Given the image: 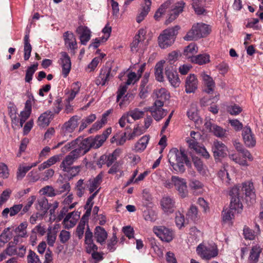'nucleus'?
<instances>
[{"label":"nucleus","instance_id":"f257e3e1","mask_svg":"<svg viewBox=\"0 0 263 263\" xmlns=\"http://www.w3.org/2000/svg\"><path fill=\"white\" fill-rule=\"evenodd\" d=\"M230 203L229 209L223 210L222 218L224 221H228L234 217L236 213L241 212L242 210V204L240 201V193L239 188L233 187L229 192Z\"/></svg>","mask_w":263,"mask_h":263},{"label":"nucleus","instance_id":"f03ea898","mask_svg":"<svg viewBox=\"0 0 263 263\" xmlns=\"http://www.w3.org/2000/svg\"><path fill=\"white\" fill-rule=\"evenodd\" d=\"M167 157L169 163L175 171L181 173L185 171L184 163L187 165L189 161L184 151L173 148L170 151Z\"/></svg>","mask_w":263,"mask_h":263},{"label":"nucleus","instance_id":"7ed1b4c3","mask_svg":"<svg viewBox=\"0 0 263 263\" xmlns=\"http://www.w3.org/2000/svg\"><path fill=\"white\" fill-rule=\"evenodd\" d=\"M234 145L238 153L229 154V158L236 163H238L241 166H248L249 164L246 159H248L250 161L253 160V157L250 152L245 148L240 142H235Z\"/></svg>","mask_w":263,"mask_h":263},{"label":"nucleus","instance_id":"20e7f679","mask_svg":"<svg viewBox=\"0 0 263 263\" xmlns=\"http://www.w3.org/2000/svg\"><path fill=\"white\" fill-rule=\"evenodd\" d=\"M80 118L78 116H73L66 122L64 123L61 128V134L60 139L62 140L58 143L54 148H57L64 144L72 137L71 133L78 126V121Z\"/></svg>","mask_w":263,"mask_h":263},{"label":"nucleus","instance_id":"39448f33","mask_svg":"<svg viewBox=\"0 0 263 263\" xmlns=\"http://www.w3.org/2000/svg\"><path fill=\"white\" fill-rule=\"evenodd\" d=\"M210 28L209 25L198 23L193 25L192 29L183 37L186 41L197 40L209 34Z\"/></svg>","mask_w":263,"mask_h":263},{"label":"nucleus","instance_id":"423d86ee","mask_svg":"<svg viewBox=\"0 0 263 263\" xmlns=\"http://www.w3.org/2000/svg\"><path fill=\"white\" fill-rule=\"evenodd\" d=\"M179 29L180 27L176 25L174 27L164 30L158 37L159 46L161 48L165 49L172 45Z\"/></svg>","mask_w":263,"mask_h":263},{"label":"nucleus","instance_id":"0eeeda50","mask_svg":"<svg viewBox=\"0 0 263 263\" xmlns=\"http://www.w3.org/2000/svg\"><path fill=\"white\" fill-rule=\"evenodd\" d=\"M234 187L239 188L240 193V199L243 197L245 193L246 196V200L248 201V198H250V202L251 204L255 201L256 195L254 191V187L252 182L248 181L245 182L242 184V186L236 185Z\"/></svg>","mask_w":263,"mask_h":263},{"label":"nucleus","instance_id":"6e6552de","mask_svg":"<svg viewBox=\"0 0 263 263\" xmlns=\"http://www.w3.org/2000/svg\"><path fill=\"white\" fill-rule=\"evenodd\" d=\"M196 252L202 259L205 260L210 259L218 254V250L214 246H206L201 244L197 247Z\"/></svg>","mask_w":263,"mask_h":263},{"label":"nucleus","instance_id":"1a4fd4ad","mask_svg":"<svg viewBox=\"0 0 263 263\" xmlns=\"http://www.w3.org/2000/svg\"><path fill=\"white\" fill-rule=\"evenodd\" d=\"M154 233L162 241L169 242L174 237L173 231L164 226H156L153 228Z\"/></svg>","mask_w":263,"mask_h":263},{"label":"nucleus","instance_id":"9d476101","mask_svg":"<svg viewBox=\"0 0 263 263\" xmlns=\"http://www.w3.org/2000/svg\"><path fill=\"white\" fill-rule=\"evenodd\" d=\"M59 63L62 67V72L63 77L66 78L71 70V63L69 56L65 51L60 53Z\"/></svg>","mask_w":263,"mask_h":263},{"label":"nucleus","instance_id":"9b49d317","mask_svg":"<svg viewBox=\"0 0 263 263\" xmlns=\"http://www.w3.org/2000/svg\"><path fill=\"white\" fill-rule=\"evenodd\" d=\"M75 140H78L76 143V146H78V147L76 148L73 151H76L80 157L85 154L92 147L89 138L84 139L78 138Z\"/></svg>","mask_w":263,"mask_h":263},{"label":"nucleus","instance_id":"f8f14e48","mask_svg":"<svg viewBox=\"0 0 263 263\" xmlns=\"http://www.w3.org/2000/svg\"><path fill=\"white\" fill-rule=\"evenodd\" d=\"M242 136L247 147L252 148L255 146L256 138L250 127L246 126L242 129Z\"/></svg>","mask_w":263,"mask_h":263},{"label":"nucleus","instance_id":"ddd939ff","mask_svg":"<svg viewBox=\"0 0 263 263\" xmlns=\"http://www.w3.org/2000/svg\"><path fill=\"white\" fill-rule=\"evenodd\" d=\"M173 181L179 195L182 198L185 197L188 194L185 180L178 176H173Z\"/></svg>","mask_w":263,"mask_h":263},{"label":"nucleus","instance_id":"4468645a","mask_svg":"<svg viewBox=\"0 0 263 263\" xmlns=\"http://www.w3.org/2000/svg\"><path fill=\"white\" fill-rule=\"evenodd\" d=\"M165 73L173 86L175 87L179 86L180 83V79L177 72L174 70L173 65H167L165 67Z\"/></svg>","mask_w":263,"mask_h":263},{"label":"nucleus","instance_id":"2eb2a0df","mask_svg":"<svg viewBox=\"0 0 263 263\" xmlns=\"http://www.w3.org/2000/svg\"><path fill=\"white\" fill-rule=\"evenodd\" d=\"M111 133V128L108 127L103 132L102 134L98 135L95 138H89L92 148H98L101 146Z\"/></svg>","mask_w":263,"mask_h":263},{"label":"nucleus","instance_id":"dca6fc26","mask_svg":"<svg viewBox=\"0 0 263 263\" xmlns=\"http://www.w3.org/2000/svg\"><path fill=\"white\" fill-rule=\"evenodd\" d=\"M227 147L222 142L215 141L212 146V152L215 159H218L220 157L223 158L227 156Z\"/></svg>","mask_w":263,"mask_h":263},{"label":"nucleus","instance_id":"f3484780","mask_svg":"<svg viewBox=\"0 0 263 263\" xmlns=\"http://www.w3.org/2000/svg\"><path fill=\"white\" fill-rule=\"evenodd\" d=\"M63 37L65 45L73 54H74L75 50L77 49V43L74 34L72 32L67 31L64 33Z\"/></svg>","mask_w":263,"mask_h":263},{"label":"nucleus","instance_id":"a211bd4d","mask_svg":"<svg viewBox=\"0 0 263 263\" xmlns=\"http://www.w3.org/2000/svg\"><path fill=\"white\" fill-rule=\"evenodd\" d=\"M198 81L194 74L188 76L185 80V90L187 93H193L197 89Z\"/></svg>","mask_w":263,"mask_h":263},{"label":"nucleus","instance_id":"6ab92c4d","mask_svg":"<svg viewBox=\"0 0 263 263\" xmlns=\"http://www.w3.org/2000/svg\"><path fill=\"white\" fill-rule=\"evenodd\" d=\"M79 157L80 156L78 153L73 150L67 155L63 160L60 165V167L63 171H68L69 167H70Z\"/></svg>","mask_w":263,"mask_h":263},{"label":"nucleus","instance_id":"aec40b11","mask_svg":"<svg viewBox=\"0 0 263 263\" xmlns=\"http://www.w3.org/2000/svg\"><path fill=\"white\" fill-rule=\"evenodd\" d=\"M184 4V3L181 1L177 3L173 6L169 14V17L166 20V24L171 23L177 17L179 14L182 12Z\"/></svg>","mask_w":263,"mask_h":263},{"label":"nucleus","instance_id":"412c9836","mask_svg":"<svg viewBox=\"0 0 263 263\" xmlns=\"http://www.w3.org/2000/svg\"><path fill=\"white\" fill-rule=\"evenodd\" d=\"M77 33L80 35V40L81 44L86 45L91 37V31L86 26H80L77 30Z\"/></svg>","mask_w":263,"mask_h":263},{"label":"nucleus","instance_id":"4be33fe9","mask_svg":"<svg viewBox=\"0 0 263 263\" xmlns=\"http://www.w3.org/2000/svg\"><path fill=\"white\" fill-rule=\"evenodd\" d=\"M56 191L58 195L65 192L68 193L70 190V185L63 176H60L56 181Z\"/></svg>","mask_w":263,"mask_h":263},{"label":"nucleus","instance_id":"5701e85b","mask_svg":"<svg viewBox=\"0 0 263 263\" xmlns=\"http://www.w3.org/2000/svg\"><path fill=\"white\" fill-rule=\"evenodd\" d=\"M161 205L165 212L172 213L175 208V200L170 196H164L161 200Z\"/></svg>","mask_w":263,"mask_h":263},{"label":"nucleus","instance_id":"b1692460","mask_svg":"<svg viewBox=\"0 0 263 263\" xmlns=\"http://www.w3.org/2000/svg\"><path fill=\"white\" fill-rule=\"evenodd\" d=\"M103 174L101 173L96 177L90 178L87 181V188L90 193H93L95 190H97L102 182Z\"/></svg>","mask_w":263,"mask_h":263},{"label":"nucleus","instance_id":"393cba45","mask_svg":"<svg viewBox=\"0 0 263 263\" xmlns=\"http://www.w3.org/2000/svg\"><path fill=\"white\" fill-rule=\"evenodd\" d=\"M145 111H149L152 116L156 121H159L167 114V111L162 108H157L156 106H151L148 108H144Z\"/></svg>","mask_w":263,"mask_h":263},{"label":"nucleus","instance_id":"a878e982","mask_svg":"<svg viewBox=\"0 0 263 263\" xmlns=\"http://www.w3.org/2000/svg\"><path fill=\"white\" fill-rule=\"evenodd\" d=\"M94 234L95 238L98 243L102 245L105 243L107 237V233L104 228L100 226L96 227Z\"/></svg>","mask_w":263,"mask_h":263},{"label":"nucleus","instance_id":"bb28decb","mask_svg":"<svg viewBox=\"0 0 263 263\" xmlns=\"http://www.w3.org/2000/svg\"><path fill=\"white\" fill-rule=\"evenodd\" d=\"M23 205L22 204H14L10 208H6L2 212V215L3 217L7 218L8 214L12 217L18 214L22 209Z\"/></svg>","mask_w":263,"mask_h":263},{"label":"nucleus","instance_id":"cd10ccee","mask_svg":"<svg viewBox=\"0 0 263 263\" xmlns=\"http://www.w3.org/2000/svg\"><path fill=\"white\" fill-rule=\"evenodd\" d=\"M261 252V249L258 245L252 247L250 252L248 258L249 263H257L259 260L260 254Z\"/></svg>","mask_w":263,"mask_h":263},{"label":"nucleus","instance_id":"c85d7f7f","mask_svg":"<svg viewBox=\"0 0 263 263\" xmlns=\"http://www.w3.org/2000/svg\"><path fill=\"white\" fill-rule=\"evenodd\" d=\"M53 115L51 111H46L41 114L38 118V125L42 127L48 126L52 119Z\"/></svg>","mask_w":263,"mask_h":263},{"label":"nucleus","instance_id":"c756f323","mask_svg":"<svg viewBox=\"0 0 263 263\" xmlns=\"http://www.w3.org/2000/svg\"><path fill=\"white\" fill-rule=\"evenodd\" d=\"M201 76L206 86L204 91L208 93H212L215 87V83L213 79L205 73H202Z\"/></svg>","mask_w":263,"mask_h":263},{"label":"nucleus","instance_id":"7c9ffc66","mask_svg":"<svg viewBox=\"0 0 263 263\" xmlns=\"http://www.w3.org/2000/svg\"><path fill=\"white\" fill-rule=\"evenodd\" d=\"M111 69L106 68L101 71L99 78L97 80L98 85L100 84L102 86L105 85L106 83L109 80L110 78L112 77L110 74Z\"/></svg>","mask_w":263,"mask_h":263},{"label":"nucleus","instance_id":"2f4dec72","mask_svg":"<svg viewBox=\"0 0 263 263\" xmlns=\"http://www.w3.org/2000/svg\"><path fill=\"white\" fill-rule=\"evenodd\" d=\"M144 1L145 2V6H143L141 11L137 17V22L138 23H140L144 20L150 11L152 4L151 0H144Z\"/></svg>","mask_w":263,"mask_h":263},{"label":"nucleus","instance_id":"473e14b6","mask_svg":"<svg viewBox=\"0 0 263 263\" xmlns=\"http://www.w3.org/2000/svg\"><path fill=\"white\" fill-rule=\"evenodd\" d=\"M24 60L27 61L30 57L31 52L32 51V46L30 43L29 35L28 34H25L24 36Z\"/></svg>","mask_w":263,"mask_h":263},{"label":"nucleus","instance_id":"72a5a7b5","mask_svg":"<svg viewBox=\"0 0 263 263\" xmlns=\"http://www.w3.org/2000/svg\"><path fill=\"white\" fill-rule=\"evenodd\" d=\"M164 61H161L157 63L155 67V76L156 80L159 82H162L164 79L163 70L164 67Z\"/></svg>","mask_w":263,"mask_h":263},{"label":"nucleus","instance_id":"f704fd0d","mask_svg":"<svg viewBox=\"0 0 263 263\" xmlns=\"http://www.w3.org/2000/svg\"><path fill=\"white\" fill-rule=\"evenodd\" d=\"M143 33L144 30L141 29L139 31L138 34L135 35L134 39L130 45V48L132 51L137 52L138 51L137 48L139 47V44L141 43V41L143 40Z\"/></svg>","mask_w":263,"mask_h":263},{"label":"nucleus","instance_id":"c9c22d12","mask_svg":"<svg viewBox=\"0 0 263 263\" xmlns=\"http://www.w3.org/2000/svg\"><path fill=\"white\" fill-rule=\"evenodd\" d=\"M86 188H87V181H84V180L82 179L79 180L75 186L77 196L81 197L84 195Z\"/></svg>","mask_w":263,"mask_h":263},{"label":"nucleus","instance_id":"e433bc0d","mask_svg":"<svg viewBox=\"0 0 263 263\" xmlns=\"http://www.w3.org/2000/svg\"><path fill=\"white\" fill-rule=\"evenodd\" d=\"M198 51V48L194 43H191L185 47L184 50V55L187 59H190L192 61V57H194V55Z\"/></svg>","mask_w":263,"mask_h":263},{"label":"nucleus","instance_id":"4c0bfd02","mask_svg":"<svg viewBox=\"0 0 263 263\" xmlns=\"http://www.w3.org/2000/svg\"><path fill=\"white\" fill-rule=\"evenodd\" d=\"M148 141L149 138L148 136H143L135 144V150L138 152L144 151L147 146Z\"/></svg>","mask_w":263,"mask_h":263},{"label":"nucleus","instance_id":"58836bf2","mask_svg":"<svg viewBox=\"0 0 263 263\" xmlns=\"http://www.w3.org/2000/svg\"><path fill=\"white\" fill-rule=\"evenodd\" d=\"M192 62L202 65L210 62V56L206 53L198 54L194 57H192Z\"/></svg>","mask_w":263,"mask_h":263},{"label":"nucleus","instance_id":"ea45409f","mask_svg":"<svg viewBox=\"0 0 263 263\" xmlns=\"http://www.w3.org/2000/svg\"><path fill=\"white\" fill-rule=\"evenodd\" d=\"M38 63H36L28 67L26 71L25 80L26 82L30 83L32 79L34 72L37 69Z\"/></svg>","mask_w":263,"mask_h":263},{"label":"nucleus","instance_id":"a19ab883","mask_svg":"<svg viewBox=\"0 0 263 263\" xmlns=\"http://www.w3.org/2000/svg\"><path fill=\"white\" fill-rule=\"evenodd\" d=\"M218 175L224 183L227 184H229L231 179L229 173H228V170L226 169L225 166L220 170L218 173Z\"/></svg>","mask_w":263,"mask_h":263},{"label":"nucleus","instance_id":"79ce46f5","mask_svg":"<svg viewBox=\"0 0 263 263\" xmlns=\"http://www.w3.org/2000/svg\"><path fill=\"white\" fill-rule=\"evenodd\" d=\"M171 4V1L168 0L162 4L155 14L154 17L155 19L158 20L165 12L166 9L169 7Z\"/></svg>","mask_w":263,"mask_h":263},{"label":"nucleus","instance_id":"37998d69","mask_svg":"<svg viewBox=\"0 0 263 263\" xmlns=\"http://www.w3.org/2000/svg\"><path fill=\"white\" fill-rule=\"evenodd\" d=\"M48 208V202L46 198L42 197L37 200V204L36 205L37 210L46 212Z\"/></svg>","mask_w":263,"mask_h":263},{"label":"nucleus","instance_id":"c03bdc74","mask_svg":"<svg viewBox=\"0 0 263 263\" xmlns=\"http://www.w3.org/2000/svg\"><path fill=\"white\" fill-rule=\"evenodd\" d=\"M145 111V110L144 111H141L138 108H135L128 111V115L134 120H137L143 117Z\"/></svg>","mask_w":263,"mask_h":263},{"label":"nucleus","instance_id":"a18cd8bd","mask_svg":"<svg viewBox=\"0 0 263 263\" xmlns=\"http://www.w3.org/2000/svg\"><path fill=\"white\" fill-rule=\"evenodd\" d=\"M187 217L193 221H195L198 218V210L196 206L191 205L187 213Z\"/></svg>","mask_w":263,"mask_h":263},{"label":"nucleus","instance_id":"49530a36","mask_svg":"<svg viewBox=\"0 0 263 263\" xmlns=\"http://www.w3.org/2000/svg\"><path fill=\"white\" fill-rule=\"evenodd\" d=\"M71 237L70 233L65 230H62L59 235L60 242L62 243H66L68 241Z\"/></svg>","mask_w":263,"mask_h":263},{"label":"nucleus","instance_id":"de8ad7c7","mask_svg":"<svg viewBox=\"0 0 263 263\" xmlns=\"http://www.w3.org/2000/svg\"><path fill=\"white\" fill-rule=\"evenodd\" d=\"M175 222L176 226L179 229L185 226V222L184 217L180 212H177L176 213Z\"/></svg>","mask_w":263,"mask_h":263},{"label":"nucleus","instance_id":"09e8293b","mask_svg":"<svg viewBox=\"0 0 263 263\" xmlns=\"http://www.w3.org/2000/svg\"><path fill=\"white\" fill-rule=\"evenodd\" d=\"M27 262L28 263H41L40 258L36 254V253L30 250L29 254L27 256Z\"/></svg>","mask_w":263,"mask_h":263},{"label":"nucleus","instance_id":"8fccbe9b","mask_svg":"<svg viewBox=\"0 0 263 263\" xmlns=\"http://www.w3.org/2000/svg\"><path fill=\"white\" fill-rule=\"evenodd\" d=\"M42 191L43 194L46 195L49 197H54L58 195L57 194L56 189H54L52 186L47 185L42 188Z\"/></svg>","mask_w":263,"mask_h":263},{"label":"nucleus","instance_id":"3c124183","mask_svg":"<svg viewBox=\"0 0 263 263\" xmlns=\"http://www.w3.org/2000/svg\"><path fill=\"white\" fill-rule=\"evenodd\" d=\"M227 110L231 115L236 116L240 113L242 109L239 105L234 104L229 105Z\"/></svg>","mask_w":263,"mask_h":263},{"label":"nucleus","instance_id":"603ef678","mask_svg":"<svg viewBox=\"0 0 263 263\" xmlns=\"http://www.w3.org/2000/svg\"><path fill=\"white\" fill-rule=\"evenodd\" d=\"M86 224V223L85 222L80 221L77 227L76 234L80 239H81L83 236Z\"/></svg>","mask_w":263,"mask_h":263},{"label":"nucleus","instance_id":"864d4df0","mask_svg":"<svg viewBox=\"0 0 263 263\" xmlns=\"http://www.w3.org/2000/svg\"><path fill=\"white\" fill-rule=\"evenodd\" d=\"M57 238L56 234L51 231V229H48L47 235V241L49 246H53Z\"/></svg>","mask_w":263,"mask_h":263},{"label":"nucleus","instance_id":"5fc2aeb1","mask_svg":"<svg viewBox=\"0 0 263 263\" xmlns=\"http://www.w3.org/2000/svg\"><path fill=\"white\" fill-rule=\"evenodd\" d=\"M243 235L246 239L249 240H253L257 235L254 231L246 227L243 229Z\"/></svg>","mask_w":263,"mask_h":263},{"label":"nucleus","instance_id":"6e6d98bb","mask_svg":"<svg viewBox=\"0 0 263 263\" xmlns=\"http://www.w3.org/2000/svg\"><path fill=\"white\" fill-rule=\"evenodd\" d=\"M193 161L195 167L199 173L203 174L204 173V170L203 169V164L202 161L197 157L193 158Z\"/></svg>","mask_w":263,"mask_h":263},{"label":"nucleus","instance_id":"4d7b16f0","mask_svg":"<svg viewBox=\"0 0 263 263\" xmlns=\"http://www.w3.org/2000/svg\"><path fill=\"white\" fill-rule=\"evenodd\" d=\"M30 170V167L28 165H21L18 168L17 173V178L18 179H22L26 175V173Z\"/></svg>","mask_w":263,"mask_h":263},{"label":"nucleus","instance_id":"13d9d810","mask_svg":"<svg viewBox=\"0 0 263 263\" xmlns=\"http://www.w3.org/2000/svg\"><path fill=\"white\" fill-rule=\"evenodd\" d=\"M127 80L126 82V84L129 85L131 84H135L138 81L140 78V76H137V74L134 72H130L127 74Z\"/></svg>","mask_w":263,"mask_h":263},{"label":"nucleus","instance_id":"bf43d9fd","mask_svg":"<svg viewBox=\"0 0 263 263\" xmlns=\"http://www.w3.org/2000/svg\"><path fill=\"white\" fill-rule=\"evenodd\" d=\"M212 132L215 136L218 137H223L225 136L226 130L217 125L214 126V128L212 129Z\"/></svg>","mask_w":263,"mask_h":263},{"label":"nucleus","instance_id":"052dcab7","mask_svg":"<svg viewBox=\"0 0 263 263\" xmlns=\"http://www.w3.org/2000/svg\"><path fill=\"white\" fill-rule=\"evenodd\" d=\"M189 186L191 189L197 190L202 188L203 184L199 180L193 179L190 181Z\"/></svg>","mask_w":263,"mask_h":263},{"label":"nucleus","instance_id":"680f3d73","mask_svg":"<svg viewBox=\"0 0 263 263\" xmlns=\"http://www.w3.org/2000/svg\"><path fill=\"white\" fill-rule=\"evenodd\" d=\"M36 199V197L35 196H32L30 197H29L28 199L27 203L25 205V206L22 208V210L21 211V215H23L25 213H27L31 206L32 205L33 202H34L35 200Z\"/></svg>","mask_w":263,"mask_h":263},{"label":"nucleus","instance_id":"e2e57ef3","mask_svg":"<svg viewBox=\"0 0 263 263\" xmlns=\"http://www.w3.org/2000/svg\"><path fill=\"white\" fill-rule=\"evenodd\" d=\"M27 227V222H23L21 223L16 229V231L19 233V236L21 237H24L26 235V229Z\"/></svg>","mask_w":263,"mask_h":263},{"label":"nucleus","instance_id":"0e129e2a","mask_svg":"<svg viewBox=\"0 0 263 263\" xmlns=\"http://www.w3.org/2000/svg\"><path fill=\"white\" fill-rule=\"evenodd\" d=\"M127 89V85L126 84L121 85L117 91V101L119 102L120 99L123 97Z\"/></svg>","mask_w":263,"mask_h":263},{"label":"nucleus","instance_id":"69168bd1","mask_svg":"<svg viewBox=\"0 0 263 263\" xmlns=\"http://www.w3.org/2000/svg\"><path fill=\"white\" fill-rule=\"evenodd\" d=\"M144 130L141 127L137 126L134 128L133 133L129 135L128 139L132 140L134 139L135 137L139 136L144 133Z\"/></svg>","mask_w":263,"mask_h":263},{"label":"nucleus","instance_id":"338daca9","mask_svg":"<svg viewBox=\"0 0 263 263\" xmlns=\"http://www.w3.org/2000/svg\"><path fill=\"white\" fill-rule=\"evenodd\" d=\"M11 191L9 190L4 191L0 196V205L6 202L10 197Z\"/></svg>","mask_w":263,"mask_h":263},{"label":"nucleus","instance_id":"774afa93","mask_svg":"<svg viewBox=\"0 0 263 263\" xmlns=\"http://www.w3.org/2000/svg\"><path fill=\"white\" fill-rule=\"evenodd\" d=\"M192 7L194 9L197 14L200 15L203 13L205 10L198 3V0H195L193 2Z\"/></svg>","mask_w":263,"mask_h":263}]
</instances>
